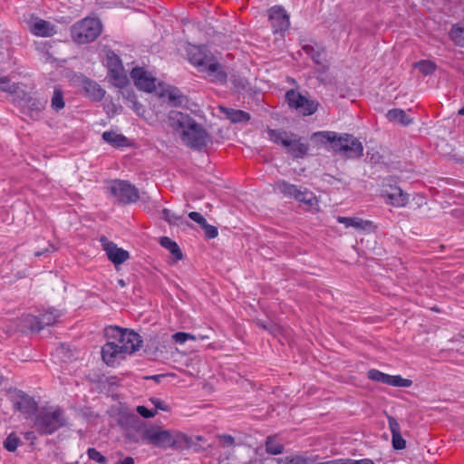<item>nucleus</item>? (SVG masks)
I'll use <instances>...</instances> for the list:
<instances>
[{"instance_id":"f257e3e1","label":"nucleus","mask_w":464,"mask_h":464,"mask_svg":"<svg viewBox=\"0 0 464 464\" xmlns=\"http://www.w3.org/2000/svg\"><path fill=\"white\" fill-rule=\"evenodd\" d=\"M107 343L102 346V357L109 366H114L126 354H131L141 347L140 336L132 330L108 326L104 330Z\"/></svg>"},{"instance_id":"f03ea898","label":"nucleus","mask_w":464,"mask_h":464,"mask_svg":"<svg viewBox=\"0 0 464 464\" xmlns=\"http://www.w3.org/2000/svg\"><path fill=\"white\" fill-rule=\"evenodd\" d=\"M170 127L181 130V139L188 147L200 150L210 142V136L194 119L179 111H170L168 116Z\"/></svg>"},{"instance_id":"7ed1b4c3","label":"nucleus","mask_w":464,"mask_h":464,"mask_svg":"<svg viewBox=\"0 0 464 464\" xmlns=\"http://www.w3.org/2000/svg\"><path fill=\"white\" fill-rule=\"evenodd\" d=\"M311 140L316 144L325 145L329 143L332 150L346 158H358L362 155L363 147L353 135L338 134L334 131L314 132Z\"/></svg>"},{"instance_id":"20e7f679","label":"nucleus","mask_w":464,"mask_h":464,"mask_svg":"<svg viewBox=\"0 0 464 464\" xmlns=\"http://www.w3.org/2000/svg\"><path fill=\"white\" fill-rule=\"evenodd\" d=\"M66 425V416L60 407L40 408L31 418L30 426L40 436L51 435Z\"/></svg>"},{"instance_id":"39448f33","label":"nucleus","mask_w":464,"mask_h":464,"mask_svg":"<svg viewBox=\"0 0 464 464\" xmlns=\"http://www.w3.org/2000/svg\"><path fill=\"white\" fill-rule=\"evenodd\" d=\"M147 443L155 447L167 449H181L187 444V437L179 431L163 430L159 426L150 425L144 432Z\"/></svg>"},{"instance_id":"423d86ee","label":"nucleus","mask_w":464,"mask_h":464,"mask_svg":"<svg viewBox=\"0 0 464 464\" xmlns=\"http://www.w3.org/2000/svg\"><path fill=\"white\" fill-rule=\"evenodd\" d=\"M267 134L270 140L285 147L287 153L294 158H304L308 152V144L302 142L295 133L269 129Z\"/></svg>"},{"instance_id":"0eeeda50","label":"nucleus","mask_w":464,"mask_h":464,"mask_svg":"<svg viewBox=\"0 0 464 464\" xmlns=\"http://www.w3.org/2000/svg\"><path fill=\"white\" fill-rule=\"evenodd\" d=\"M102 33V24L98 18L87 17L72 26L73 41L82 44L94 41Z\"/></svg>"},{"instance_id":"6e6552de","label":"nucleus","mask_w":464,"mask_h":464,"mask_svg":"<svg viewBox=\"0 0 464 464\" xmlns=\"http://www.w3.org/2000/svg\"><path fill=\"white\" fill-rule=\"evenodd\" d=\"M275 190L283 194L285 197L295 198V200L305 204L307 207H313L316 198L313 192L305 188L297 187L285 180H277L274 186Z\"/></svg>"},{"instance_id":"1a4fd4ad","label":"nucleus","mask_w":464,"mask_h":464,"mask_svg":"<svg viewBox=\"0 0 464 464\" xmlns=\"http://www.w3.org/2000/svg\"><path fill=\"white\" fill-rule=\"evenodd\" d=\"M190 62L198 67L202 72H206L208 76L212 81L224 83L227 80V74L223 71L222 66L217 63L208 59L206 55L198 52V53L193 54L189 58Z\"/></svg>"},{"instance_id":"9d476101","label":"nucleus","mask_w":464,"mask_h":464,"mask_svg":"<svg viewBox=\"0 0 464 464\" xmlns=\"http://www.w3.org/2000/svg\"><path fill=\"white\" fill-rule=\"evenodd\" d=\"M285 99L290 108L305 116L314 114L319 105L314 100L293 89L286 92Z\"/></svg>"},{"instance_id":"9b49d317","label":"nucleus","mask_w":464,"mask_h":464,"mask_svg":"<svg viewBox=\"0 0 464 464\" xmlns=\"http://www.w3.org/2000/svg\"><path fill=\"white\" fill-rule=\"evenodd\" d=\"M60 316L61 313L58 310L52 308L45 311L39 317L32 314L24 315L22 318V322L24 328L40 332L44 327L54 324Z\"/></svg>"},{"instance_id":"f8f14e48","label":"nucleus","mask_w":464,"mask_h":464,"mask_svg":"<svg viewBox=\"0 0 464 464\" xmlns=\"http://www.w3.org/2000/svg\"><path fill=\"white\" fill-rule=\"evenodd\" d=\"M110 192L117 200L123 204L136 202L140 194L135 186L125 180H114L109 187Z\"/></svg>"},{"instance_id":"ddd939ff","label":"nucleus","mask_w":464,"mask_h":464,"mask_svg":"<svg viewBox=\"0 0 464 464\" xmlns=\"http://www.w3.org/2000/svg\"><path fill=\"white\" fill-rule=\"evenodd\" d=\"M238 445L236 440L231 435L219 434L217 435V451L214 455L217 456L218 462L227 461L230 463H236V458L234 456V448Z\"/></svg>"},{"instance_id":"4468645a","label":"nucleus","mask_w":464,"mask_h":464,"mask_svg":"<svg viewBox=\"0 0 464 464\" xmlns=\"http://www.w3.org/2000/svg\"><path fill=\"white\" fill-rule=\"evenodd\" d=\"M130 75L134 81L135 86L141 91L152 92L156 90L157 84L160 85L156 77L143 68H133Z\"/></svg>"},{"instance_id":"2eb2a0df","label":"nucleus","mask_w":464,"mask_h":464,"mask_svg":"<svg viewBox=\"0 0 464 464\" xmlns=\"http://www.w3.org/2000/svg\"><path fill=\"white\" fill-rule=\"evenodd\" d=\"M100 242L109 260L115 266L121 265L129 259L130 255L128 251L118 247L116 244L108 240L105 237H101Z\"/></svg>"},{"instance_id":"dca6fc26","label":"nucleus","mask_w":464,"mask_h":464,"mask_svg":"<svg viewBox=\"0 0 464 464\" xmlns=\"http://www.w3.org/2000/svg\"><path fill=\"white\" fill-rule=\"evenodd\" d=\"M269 19L275 33L285 32L290 26L289 16L281 6H274L269 10Z\"/></svg>"},{"instance_id":"f3484780","label":"nucleus","mask_w":464,"mask_h":464,"mask_svg":"<svg viewBox=\"0 0 464 464\" xmlns=\"http://www.w3.org/2000/svg\"><path fill=\"white\" fill-rule=\"evenodd\" d=\"M14 408L27 416H34L35 412L39 410L37 402L31 396L24 392H17L13 400Z\"/></svg>"},{"instance_id":"a211bd4d","label":"nucleus","mask_w":464,"mask_h":464,"mask_svg":"<svg viewBox=\"0 0 464 464\" xmlns=\"http://www.w3.org/2000/svg\"><path fill=\"white\" fill-rule=\"evenodd\" d=\"M30 31L33 34L40 37H51L56 34L54 24L39 18L31 23Z\"/></svg>"},{"instance_id":"6ab92c4d","label":"nucleus","mask_w":464,"mask_h":464,"mask_svg":"<svg viewBox=\"0 0 464 464\" xmlns=\"http://www.w3.org/2000/svg\"><path fill=\"white\" fill-rule=\"evenodd\" d=\"M383 196L387 198L386 203L396 208L404 207L409 200L408 194L398 187H390V189H384Z\"/></svg>"},{"instance_id":"aec40b11","label":"nucleus","mask_w":464,"mask_h":464,"mask_svg":"<svg viewBox=\"0 0 464 464\" xmlns=\"http://www.w3.org/2000/svg\"><path fill=\"white\" fill-rule=\"evenodd\" d=\"M302 49L318 66H323L324 69L327 68V63H325V51L324 47L316 44H304Z\"/></svg>"},{"instance_id":"412c9836","label":"nucleus","mask_w":464,"mask_h":464,"mask_svg":"<svg viewBox=\"0 0 464 464\" xmlns=\"http://www.w3.org/2000/svg\"><path fill=\"white\" fill-rule=\"evenodd\" d=\"M148 430L149 426H147L144 422L136 420L133 426L128 429L126 437L130 441L134 443H147V438L145 437L144 432Z\"/></svg>"},{"instance_id":"4be33fe9","label":"nucleus","mask_w":464,"mask_h":464,"mask_svg":"<svg viewBox=\"0 0 464 464\" xmlns=\"http://www.w3.org/2000/svg\"><path fill=\"white\" fill-rule=\"evenodd\" d=\"M160 95L165 98L168 102L174 107L183 106L188 102L187 97L177 88L169 87L164 89Z\"/></svg>"},{"instance_id":"5701e85b","label":"nucleus","mask_w":464,"mask_h":464,"mask_svg":"<svg viewBox=\"0 0 464 464\" xmlns=\"http://www.w3.org/2000/svg\"><path fill=\"white\" fill-rule=\"evenodd\" d=\"M386 118L392 122L399 123L402 126H409L413 122V118L411 117L402 109H392L386 113Z\"/></svg>"},{"instance_id":"b1692460","label":"nucleus","mask_w":464,"mask_h":464,"mask_svg":"<svg viewBox=\"0 0 464 464\" xmlns=\"http://www.w3.org/2000/svg\"><path fill=\"white\" fill-rule=\"evenodd\" d=\"M82 88L88 96L94 101H101L104 97L105 91L97 82L90 79L82 81Z\"/></svg>"},{"instance_id":"393cba45","label":"nucleus","mask_w":464,"mask_h":464,"mask_svg":"<svg viewBox=\"0 0 464 464\" xmlns=\"http://www.w3.org/2000/svg\"><path fill=\"white\" fill-rule=\"evenodd\" d=\"M219 110L228 120L234 123L245 122L250 119L249 114L241 110H235L222 106L219 107Z\"/></svg>"},{"instance_id":"a878e982","label":"nucleus","mask_w":464,"mask_h":464,"mask_svg":"<svg viewBox=\"0 0 464 464\" xmlns=\"http://www.w3.org/2000/svg\"><path fill=\"white\" fill-rule=\"evenodd\" d=\"M338 222L344 224L346 227H353L362 230H368L372 227V223L371 221L363 220L358 218L339 217Z\"/></svg>"},{"instance_id":"bb28decb","label":"nucleus","mask_w":464,"mask_h":464,"mask_svg":"<svg viewBox=\"0 0 464 464\" xmlns=\"http://www.w3.org/2000/svg\"><path fill=\"white\" fill-rule=\"evenodd\" d=\"M102 139L107 143L118 148L124 147L128 143V140L125 136L114 131H104L102 133Z\"/></svg>"},{"instance_id":"cd10ccee","label":"nucleus","mask_w":464,"mask_h":464,"mask_svg":"<svg viewBox=\"0 0 464 464\" xmlns=\"http://www.w3.org/2000/svg\"><path fill=\"white\" fill-rule=\"evenodd\" d=\"M109 75L111 78L112 83L116 87L122 88L129 82V79L123 66L111 71Z\"/></svg>"},{"instance_id":"c85d7f7f","label":"nucleus","mask_w":464,"mask_h":464,"mask_svg":"<svg viewBox=\"0 0 464 464\" xmlns=\"http://www.w3.org/2000/svg\"><path fill=\"white\" fill-rule=\"evenodd\" d=\"M160 245L171 253L175 261L180 260L182 258V253L179 246L175 241L171 240L169 237H161Z\"/></svg>"},{"instance_id":"c756f323","label":"nucleus","mask_w":464,"mask_h":464,"mask_svg":"<svg viewBox=\"0 0 464 464\" xmlns=\"http://www.w3.org/2000/svg\"><path fill=\"white\" fill-rule=\"evenodd\" d=\"M284 450V446L276 436H268L266 440V451L268 454L278 455Z\"/></svg>"},{"instance_id":"7c9ffc66","label":"nucleus","mask_w":464,"mask_h":464,"mask_svg":"<svg viewBox=\"0 0 464 464\" xmlns=\"http://www.w3.org/2000/svg\"><path fill=\"white\" fill-rule=\"evenodd\" d=\"M450 37L455 44L464 48V27L454 24L450 31Z\"/></svg>"},{"instance_id":"2f4dec72","label":"nucleus","mask_w":464,"mask_h":464,"mask_svg":"<svg viewBox=\"0 0 464 464\" xmlns=\"http://www.w3.org/2000/svg\"><path fill=\"white\" fill-rule=\"evenodd\" d=\"M46 102L37 98L30 97L25 101V108L33 113L38 114L45 106Z\"/></svg>"},{"instance_id":"473e14b6","label":"nucleus","mask_w":464,"mask_h":464,"mask_svg":"<svg viewBox=\"0 0 464 464\" xmlns=\"http://www.w3.org/2000/svg\"><path fill=\"white\" fill-rule=\"evenodd\" d=\"M51 106L54 111H60L64 107L63 95L61 90L54 89L53 94L51 100Z\"/></svg>"},{"instance_id":"72a5a7b5","label":"nucleus","mask_w":464,"mask_h":464,"mask_svg":"<svg viewBox=\"0 0 464 464\" xmlns=\"http://www.w3.org/2000/svg\"><path fill=\"white\" fill-rule=\"evenodd\" d=\"M106 63L109 72L122 66L121 59L113 52L107 53Z\"/></svg>"},{"instance_id":"f704fd0d","label":"nucleus","mask_w":464,"mask_h":464,"mask_svg":"<svg viewBox=\"0 0 464 464\" xmlns=\"http://www.w3.org/2000/svg\"><path fill=\"white\" fill-rule=\"evenodd\" d=\"M19 444L20 439L15 435V433L9 434L4 441L5 449L10 452L15 451Z\"/></svg>"},{"instance_id":"c9c22d12","label":"nucleus","mask_w":464,"mask_h":464,"mask_svg":"<svg viewBox=\"0 0 464 464\" xmlns=\"http://www.w3.org/2000/svg\"><path fill=\"white\" fill-rule=\"evenodd\" d=\"M412 382L409 379H404L400 375H390L388 385L394 387H410Z\"/></svg>"},{"instance_id":"e433bc0d","label":"nucleus","mask_w":464,"mask_h":464,"mask_svg":"<svg viewBox=\"0 0 464 464\" xmlns=\"http://www.w3.org/2000/svg\"><path fill=\"white\" fill-rule=\"evenodd\" d=\"M18 87L7 76L0 77V90L8 93L16 92Z\"/></svg>"},{"instance_id":"4c0bfd02","label":"nucleus","mask_w":464,"mask_h":464,"mask_svg":"<svg viewBox=\"0 0 464 464\" xmlns=\"http://www.w3.org/2000/svg\"><path fill=\"white\" fill-rule=\"evenodd\" d=\"M389 374L382 372L378 370L372 369L368 372V377L377 382H382L388 384L389 382Z\"/></svg>"},{"instance_id":"58836bf2","label":"nucleus","mask_w":464,"mask_h":464,"mask_svg":"<svg viewBox=\"0 0 464 464\" xmlns=\"http://www.w3.org/2000/svg\"><path fill=\"white\" fill-rule=\"evenodd\" d=\"M415 66L424 75L431 74L435 70V64L430 61H420L415 63Z\"/></svg>"},{"instance_id":"ea45409f","label":"nucleus","mask_w":464,"mask_h":464,"mask_svg":"<svg viewBox=\"0 0 464 464\" xmlns=\"http://www.w3.org/2000/svg\"><path fill=\"white\" fill-rule=\"evenodd\" d=\"M163 218L169 224L179 225L182 221V217L176 215L174 212L168 208L162 210Z\"/></svg>"},{"instance_id":"a19ab883","label":"nucleus","mask_w":464,"mask_h":464,"mask_svg":"<svg viewBox=\"0 0 464 464\" xmlns=\"http://www.w3.org/2000/svg\"><path fill=\"white\" fill-rule=\"evenodd\" d=\"M328 68L329 65L327 64L326 69H324L323 66H318V68L316 69V72L318 73V80L324 84L332 82V77L327 73Z\"/></svg>"},{"instance_id":"79ce46f5","label":"nucleus","mask_w":464,"mask_h":464,"mask_svg":"<svg viewBox=\"0 0 464 464\" xmlns=\"http://www.w3.org/2000/svg\"><path fill=\"white\" fill-rule=\"evenodd\" d=\"M172 339L177 343H184L186 341L188 340H196V337L190 334H187V333H183V332H179V333H176L172 335Z\"/></svg>"},{"instance_id":"37998d69","label":"nucleus","mask_w":464,"mask_h":464,"mask_svg":"<svg viewBox=\"0 0 464 464\" xmlns=\"http://www.w3.org/2000/svg\"><path fill=\"white\" fill-rule=\"evenodd\" d=\"M315 461L311 458L303 457L300 455L292 456L288 460V464H314Z\"/></svg>"},{"instance_id":"c03bdc74","label":"nucleus","mask_w":464,"mask_h":464,"mask_svg":"<svg viewBox=\"0 0 464 464\" xmlns=\"http://www.w3.org/2000/svg\"><path fill=\"white\" fill-rule=\"evenodd\" d=\"M87 454H88V457L96 461V462H99V463H103L106 461V458L104 456H102L96 449L94 448H90L88 450H87Z\"/></svg>"},{"instance_id":"a18cd8bd","label":"nucleus","mask_w":464,"mask_h":464,"mask_svg":"<svg viewBox=\"0 0 464 464\" xmlns=\"http://www.w3.org/2000/svg\"><path fill=\"white\" fill-rule=\"evenodd\" d=\"M150 401L152 405H154L156 411L157 410L163 411H169L170 410L169 406L159 398L151 397Z\"/></svg>"},{"instance_id":"49530a36","label":"nucleus","mask_w":464,"mask_h":464,"mask_svg":"<svg viewBox=\"0 0 464 464\" xmlns=\"http://www.w3.org/2000/svg\"><path fill=\"white\" fill-rule=\"evenodd\" d=\"M202 228L205 231L206 237L208 238V239L215 238L218 235V227H216L215 226H212V225H209V224L206 223L202 227Z\"/></svg>"},{"instance_id":"de8ad7c7","label":"nucleus","mask_w":464,"mask_h":464,"mask_svg":"<svg viewBox=\"0 0 464 464\" xmlns=\"http://www.w3.org/2000/svg\"><path fill=\"white\" fill-rule=\"evenodd\" d=\"M136 411L143 418L145 419H149V418H152L156 415L157 411H151V410H149L147 409L145 406L143 405H139L137 406L136 408Z\"/></svg>"},{"instance_id":"09e8293b","label":"nucleus","mask_w":464,"mask_h":464,"mask_svg":"<svg viewBox=\"0 0 464 464\" xmlns=\"http://www.w3.org/2000/svg\"><path fill=\"white\" fill-rule=\"evenodd\" d=\"M392 446L395 450H402L405 448L406 441L401 437V433L392 435Z\"/></svg>"},{"instance_id":"8fccbe9b","label":"nucleus","mask_w":464,"mask_h":464,"mask_svg":"<svg viewBox=\"0 0 464 464\" xmlns=\"http://www.w3.org/2000/svg\"><path fill=\"white\" fill-rule=\"evenodd\" d=\"M188 218L190 219H192L193 221L197 222L198 224H199L201 226V227L207 223V220L205 219V218L198 212H195V211L189 212Z\"/></svg>"},{"instance_id":"3c124183","label":"nucleus","mask_w":464,"mask_h":464,"mask_svg":"<svg viewBox=\"0 0 464 464\" xmlns=\"http://www.w3.org/2000/svg\"><path fill=\"white\" fill-rule=\"evenodd\" d=\"M389 427H390L392 435L401 433L400 424L393 417H389Z\"/></svg>"},{"instance_id":"603ef678","label":"nucleus","mask_w":464,"mask_h":464,"mask_svg":"<svg viewBox=\"0 0 464 464\" xmlns=\"http://www.w3.org/2000/svg\"><path fill=\"white\" fill-rule=\"evenodd\" d=\"M353 464H374V462L369 459H363L359 460L353 459Z\"/></svg>"},{"instance_id":"864d4df0","label":"nucleus","mask_w":464,"mask_h":464,"mask_svg":"<svg viewBox=\"0 0 464 464\" xmlns=\"http://www.w3.org/2000/svg\"><path fill=\"white\" fill-rule=\"evenodd\" d=\"M116 464H134V459L131 457H126L122 460H119Z\"/></svg>"},{"instance_id":"5fc2aeb1","label":"nucleus","mask_w":464,"mask_h":464,"mask_svg":"<svg viewBox=\"0 0 464 464\" xmlns=\"http://www.w3.org/2000/svg\"><path fill=\"white\" fill-rule=\"evenodd\" d=\"M35 430H33L32 431H27L25 432L24 434V438L29 440H34L35 439Z\"/></svg>"},{"instance_id":"6e6d98bb","label":"nucleus","mask_w":464,"mask_h":464,"mask_svg":"<svg viewBox=\"0 0 464 464\" xmlns=\"http://www.w3.org/2000/svg\"><path fill=\"white\" fill-rule=\"evenodd\" d=\"M336 464H353V459H336Z\"/></svg>"},{"instance_id":"4d7b16f0","label":"nucleus","mask_w":464,"mask_h":464,"mask_svg":"<svg viewBox=\"0 0 464 464\" xmlns=\"http://www.w3.org/2000/svg\"><path fill=\"white\" fill-rule=\"evenodd\" d=\"M289 459H291V457L280 458L277 459L276 461L278 464H288Z\"/></svg>"},{"instance_id":"13d9d810","label":"nucleus","mask_w":464,"mask_h":464,"mask_svg":"<svg viewBox=\"0 0 464 464\" xmlns=\"http://www.w3.org/2000/svg\"><path fill=\"white\" fill-rule=\"evenodd\" d=\"M314 464H336V459L324 461V462H315Z\"/></svg>"},{"instance_id":"bf43d9fd","label":"nucleus","mask_w":464,"mask_h":464,"mask_svg":"<svg viewBox=\"0 0 464 464\" xmlns=\"http://www.w3.org/2000/svg\"><path fill=\"white\" fill-rule=\"evenodd\" d=\"M118 284H119L121 287L125 286V282H124V280H123V279H119V280H118Z\"/></svg>"},{"instance_id":"052dcab7","label":"nucleus","mask_w":464,"mask_h":464,"mask_svg":"<svg viewBox=\"0 0 464 464\" xmlns=\"http://www.w3.org/2000/svg\"><path fill=\"white\" fill-rule=\"evenodd\" d=\"M459 115H464V106L459 111Z\"/></svg>"},{"instance_id":"680f3d73","label":"nucleus","mask_w":464,"mask_h":464,"mask_svg":"<svg viewBox=\"0 0 464 464\" xmlns=\"http://www.w3.org/2000/svg\"><path fill=\"white\" fill-rule=\"evenodd\" d=\"M3 381H4V377L0 375V385L2 384Z\"/></svg>"},{"instance_id":"e2e57ef3","label":"nucleus","mask_w":464,"mask_h":464,"mask_svg":"<svg viewBox=\"0 0 464 464\" xmlns=\"http://www.w3.org/2000/svg\"><path fill=\"white\" fill-rule=\"evenodd\" d=\"M36 255H37V256H41V255H42V253H41V252H37V253H36Z\"/></svg>"}]
</instances>
